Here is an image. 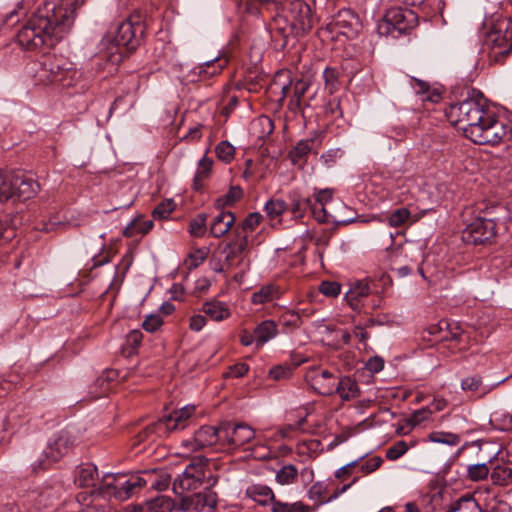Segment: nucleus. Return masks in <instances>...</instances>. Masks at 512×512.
<instances>
[{"instance_id":"obj_1","label":"nucleus","mask_w":512,"mask_h":512,"mask_svg":"<svg viewBox=\"0 0 512 512\" xmlns=\"http://www.w3.org/2000/svg\"><path fill=\"white\" fill-rule=\"evenodd\" d=\"M85 0H63L59 6L45 3L22 26L16 35L18 44L26 50L54 46L73 25L76 9Z\"/></svg>"},{"instance_id":"obj_2","label":"nucleus","mask_w":512,"mask_h":512,"mask_svg":"<svg viewBox=\"0 0 512 512\" xmlns=\"http://www.w3.org/2000/svg\"><path fill=\"white\" fill-rule=\"evenodd\" d=\"M316 22L314 12L304 0L285 2L281 13L274 18L272 36L283 40L282 47L288 44L289 38H297L309 33Z\"/></svg>"},{"instance_id":"obj_3","label":"nucleus","mask_w":512,"mask_h":512,"mask_svg":"<svg viewBox=\"0 0 512 512\" xmlns=\"http://www.w3.org/2000/svg\"><path fill=\"white\" fill-rule=\"evenodd\" d=\"M72 64L65 61L62 57L55 55H42L41 57L30 61L26 66V71L38 85H48L58 83L63 87L73 85L77 75Z\"/></svg>"},{"instance_id":"obj_4","label":"nucleus","mask_w":512,"mask_h":512,"mask_svg":"<svg viewBox=\"0 0 512 512\" xmlns=\"http://www.w3.org/2000/svg\"><path fill=\"white\" fill-rule=\"evenodd\" d=\"M489 112L483 95L473 90L467 99L450 105L446 115L451 123L459 125L464 135L470 138L474 127H478Z\"/></svg>"},{"instance_id":"obj_5","label":"nucleus","mask_w":512,"mask_h":512,"mask_svg":"<svg viewBox=\"0 0 512 512\" xmlns=\"http://www.w3.org/2000/svg\"><path fill=\"white\" fill-rule=\"evenodd\" d=\"M217 482L208 467V459L205 456H196L190 460L185 470L173 481V491L176 495L193 491L201 487L203 491L210 490Z\"/></svg>"},{"instance_id":"obj_6","label":"nucleus","mask_w":512,"mask_h":512,"mask_svg":"<svg viewBox=\"0 0 512 512\" xmlns=\"http://www.w3.org/2000/svg\"><path fill=\"white\" fill-rule=\"evenodd\" d=\"M144 32L145 24L142 13L139 11L131 13L117 26L113 37L114 45L111 47L112 61L115 63L121 61L122 52H118L121 47L128 52L135 51L142 42Z\"/></svg>"},{"instance_id":"obj_7","label":"nucleus","mask_w":512,"mask_h":512,"mask_svg":"<svg viewBox=\"0 0 512 512\" xmlns=\"http://www.w3.org/2000/svg\"><path fill=\"white\" fill-rule=\"evenodd\" d=\"M38 182L21 171H0V203L25 201L39 191Z\"/></svg>"},{"instance_id":"obj_8","label":"nucleus","mask_w":512,"mask_h":512,"mask_svg":"<svg viewBox=\"0 0 512 512\" xmlns=\"http://www.w3.org/2000/svg\"><path fill=\"white\" fill-rule=\"evenodd\" d=\"M470 140L479 145H497L508 140L512 133L511 126L505 120L489 112L478 127H474Z\"/></svg>"},{"instance_id":"obj_9","label":"nucleus","mask_w":512,"mask_h":512,"mask_svg":"<svg viewBox=\"0 0 512 512\" xmlns=\"http://www.w3.org/2000/svg\"><path fill=\"white\" fill-rule=\"evenodd\" d=\"M418 25L417 14L408 8L391 7L384 14L383 20L378 24L381 35L398 37L405 34Z\"/></svg>"},{"instance_id":"obj_10","label":"nucleus","mask_w":512,"mask_h":512,"mask_svg":"<svg viewBox=\"0 0 512 512\" xmlns=\"http://www.w3.org/2000/svg\"><path fill=\"white\" fill-rule=\"evenodd\" d=\"M485 45L491 49V55L498 60L512 50V18L499 17L493 21L486 33Z\"/></svg>"},{"instance_id":"obj_11","label":"nucleus","mask_w":512,"mask_h":512,"mask_svg":"<svg viewBox=\"0 0 512 512\" xmlns=\"http://www.w3.org/2000/svg\"><path fill=\"white\" fill-rule=\"evenodd\" d=\"M222 436L220 434V424L218 426L204 425L201 426L192 438L181 442L182 453L189 455L190 453L201 449L219 445L222 447Z\"/></svg>"},{"instance_id":"obj_12","label":"nucleus","mask_w":512,"mask_h":512,"mask_svg":"<svg viewBox=\"0 0 512 512\" xmlns=\"http://www.w3.org/2000/svg\"><path fill=\"white\" fill-rule=\"evenodd\" d=\"M496 236V223L492 219L478 217L462 231V239L471 245L491 243Z\"/></svg>"},{"instance_id":"obj_13","label":"nucleus","mask_w":512,"mask_h":512,"mask_svg":"<svg viewBox=\"0 0 512 512\" xmlns=\"http://www.w3.org/2000/svg\"><path fill=\"white\" fill-rule=\"evenodd\" d=\"M222 447L238 448L249 443L255 437L252 427L244 423L224 421L220 423Z\"/></svg>"},{"instance_id":"obj_14","label":"nucleus","mask_w":512,"mask_h":512,"mask_svg":"<svg viewBox=\"0 0 512 512\" xmlns=\"http://www.w3.org/2000/svg\"><path fill=\"white\" fill-rule=\"evenodd\" d=\"M216 502V494L211 490L197 492L182 496L180 501L176 502L177 512L212 511L216 506Z\"/></svg>"},{"instance_id":"obj_15","label":"nucleus","mask_w":512,"mask_h":512,"mask_svg":"<svg viewBox=\"0 0 512 512\" xmlns=\"http://www.w3.org/2000/svg\"><path fill=\"white\" fill-rule=\"evenodd\" d=\"M195 411V405H186L180 409L174 410L170 414L159 418L153 427L156 429H164L167 431V433L183 430L191 423Z\"/></svg>"},{"instance_id":"obj_16","label":"nucleus","mask_w":512,"mask_h":512,"mask_svg":"<svg viewBox=\"0 0 512 512\" xmlns=\"http://www.w3.org/2000/svg\"><path fill=\"white\" fill-rule=\"evenodd\" d=\"M332 31L354 39L361 30V23L358 15L349 8H343L334 16L329 24Z\"/></svg>"},{"instance_id":"obj_17","label":"nucleus","mask_w":512,"mask_h":512,"mask_svg":"<svg viewBox=\"0 0 512 512\" xmlns=\"http://www.w3.org/2000/svg\"><path fill=\"white\" fill-rule=\"evenodd\" d=\"M234 238L230 240L224 247L223 253L225 254V260L220 269L217 271H223L229 269L235 265H240L242 260L241 256L246 252L248 247V237L239 228L234 230Z\"/></svg>"},{"instance_id":"obj_18","label":"nucleus","mask_w":512,"mask_h":512,"mask_svg":"<svg viewBox=\"0 0 512 512\" xmlns=\"http://www.w3.org/2000/svg\"><path fill=\"white\" fill-rule=\"evenodd\" d=\"M75 438L68 430H62L49 441L44 454L49 463L59 461L73 447Z\"/></svg>"},{"instance_id":"obj_19","label":"nucleus","mask_w":512,"mask_h":512,"mask_svg":"<svg viewBox=\"0 0 512 512\" xmlns=\"http://www.w3.org/2000/svg\"><path fill=\"white\" fill-rule=\"evenodd\" d=\"M337 380L334 374L320 368H314L306 374L307 383L321 395L334 394Z\"/></svg>"},{"instance_id":"obj_20","label":"nucleus","mask_w":512,"mask_h":512,"mask_svg":"<svg viewBox=\"0 0 512 512\" xmlns=\"http://www.w3.org/2000/svg\"><path fill=\"white\" fill-rule=\"evenodd\" d=\"M371 293L369 281L358 280L350 284L348 291L345 293V301L355 312H362L364 307V299Z\"/></svg>"},{"instance_id":"obj_21","label":"nucleus","mask_w":512,"mask_h":512,"mask_svg":"<svg viewBox=\"0 0 512 512\" xmlns=\"http://www.w3.org/2000/svg\"><path fill=\"white\" fill-rule=\"evenodd\" d=\"M118 491L116 492V500L125 501L135 494L139 493L145 487V480L142 479L141 473L125 475L122 474L118 480Z\"/></svg>"},{"instance_id":"obj_22","label":"nucleus","mask_w":512,"mask_h":512,"mask_svg":"<svg viewBox=\"0 0 512 512\" xmlns=\"http://www.w3.org/2000/svg\"><path fill=\"white\" fill-rule=\"evenodd\" d=\"M119 373L114 369L104 370L100 376L97 377L93 385L91 386L90 393L93 398H99L105 396L112 388V383L117 380Z\"/></svg>"},{"instance_id":"obj_23","label":"nucleus","mask_w":512,"mask_h":512,"mask_svg":"<svg viewBox=\"0 0 512 512\" xmlns=\"http://www.w3.org/2000/svg\"><path fill=\"white\" fill-rule=\"evenodd\" d=\"M235 223V216L230 211H220L210 224V235L221 238L226 235Z\"/></svg>"},{"instance_id":"obj_24","label":"nucleus","mask_w":512,"mask_h":512,"mask_svg":"<svg viewBox=\"0 0 512 512\" xmlns=\"http://www.w3.org/2000/svg\"><path fill=\"white\" fill-rule=\"evenodd\" d=\"M98 478L97 467L93 464H82L76 469L75 483L80 487L96 489L99 483Z\"/></svg>"},{"instance_id":"obj_25","label":"nucleus","mask_w":512,"mask_h":512,"mask_svg":"<svg viewBox=\"0 0 512 512\" xmlns=\"http://www.w3.org/2000/svg\"><path fill=\"white\" fill-rule=\"evenodd\" d=\"M141 477L145 480V486L149 485L156 491L166 490L171 482V475L165 470H147L141 472Z\"/></svg>"},{"instance_id":"obj_26","label":"nucleus","mask_w":512,"mask_h":512,"mask_svg":"<svg viewBox=\"0 0 512 512\" xmlns=\"http://www.w3.org/2000/svg\"><path fill=\"white\" fill-rule=\"evenodd\" d=\"M245 494L249 499L261 506H266L270 503L273 506L274 502H278L275 499L272 489L264 484H252L248 486Z\"/></svg>"},{"instance_id":"obj_27","label":"nucleus","mask_w":512,"mask_h":512,"mask_svg":"<svg viewBox=\"0 0 512 512\" xmlns=\"http://www.w3.org/2000/svg\"><path fill=\"white\" fill-rule=\"evenodd\" d=\"M228 60L226 58H214L208 60L193 69V73L201 78H210L219 73L227 66Z\"/></svg>"},{"instance_id":"obj_28","label":"nucleus","mask_w":512,"mask_h":512,"mask_svg":"<svg viewBox=\"0 0 512 512\" xmlns=\"http://www.w3.org/2000/svg\"><path fill=\"white\" fill-rule=\"evenodd\" d=\"M310 87V82L306 79H297L296 81H290L288 84H283L281 87L283 97H287L290 89H293V98L291 100V105H295L297 108L301 106L302 97L308 91Z\"/></svg>"},{"instance_id":"obj_29","label":"nucleus","mask_w":512,"mask_h":512,"mask_svg":"<svg viewBox=\"0 0 512 512\" xmlns=\"http://www.w3.org/2000/svg\"><path fill=\"white\" fill-rule=\"evenodd\" d=\"M202 312L213 321H223L231 316L228 306L221 301L212 300L203 304Z\"/></svg>"},{"instance_id":"obj_30","label":"nucleus","mask_w":512,"mask_h":512,"mask_svg":"<svg viewBox=\"0 0 512 512\" xmlns=\"http://www.w3.org/2000/svg\"><path fill=\"white\" fill-rule=\"evenodd\" d=\"M255 341L258 347L263 346L277 335V325L272 320L262 321L254 329Z\"/></svg>"},{"instance_id":"obj_31","label":"nucleus","mask_w":512,"mask_h":512,"mask_svg":"<svg viewBox=\"0 0 512 512\" xmlns=\"http://www.w3.org/2000/svg\"><path fill=\"white\" fill-rule=\"evenodd\" d=\"M335 393L343 400L355 399L359 396L360 390L355 380L350 377H342L337 380Z\"/></svg>"},{"instance_id":"obj_32","label":"nucleus","mask_w":512,"mask_h":512,"mask_svg":"<svg viewBox=\"0 0 512 512\" xmlns=\"http://www.w3.org/2000/svg\"><path fill=\"white\" fill-rule=\"evenodd\" d=\"M146 512H177L176 501L169 496H157L146 502Z\"/></svg>"},{"instance_id":"obj_33","label":"nucleus","mask_w":512,"mask_h":512,"mask_svg":"<svg viewBox=\"0 0 512 512\" xmlns=\"http://www.w3.org/2000/svg\"><path fill=\"white\" fill-rule=\"evenodd\" d=\"M122 474H107L102 480L98 483L96 488L97 495L102 496L103 498H116V492L118 491V480Z\"/></svg>"},{"instance_id":"obj_34","label":"nucleus","mask_w":512,"mask_h":512,"mask_svg":"<svg viewBox=\"0 0 512 512\" xmlns=\"http://www.w3.org/2000/svg\"><path fill=\"white\" fill-rule=\"evenodd\" d=\"M446 512H482L473 496L465 495L452 502Z\"/></svg>"},{"instance_id":"obj_35","label":"nucleus","mask_w":512,"mask_h":512,"mask_svg":"<svg viewBox=\"0 0 512 512\" xmlns=\"http://www.w3.org/2000/svg\"><path fill=\"white\" fill-rule=\"evenodd\" d=\"M251 130L257 138L262 139L272 134L274 123L270 117L262 115L252 121Z\"/></svg>"},{"instance_id":"obj_36","label":"nucleus","mask_w":512,"mask_h":512,"mask_svg":"<svg viewBox=\"0 0 512 512\" xmlns=\"http://www.w3.org/2000/svg\"><path fill=\"white\" fill-rule=\"evenodd\" d=\"M153 227V221L145 220L142 217H138L132 220L124 229L123 235L126 237H134L137 234L144 235L148 233Z\"/></svg>"},{"instance_id":"obj_37","label":"nucleus","mask_w":512,"mask_h":512,"mask_svg":"<svg viewBox=\"0 0 512 512\" xmlns=\"http://www.w3.org/2000/svg\"><path fill=\"white\" fill-rule=\"evenodd\" d=\"M279 290L278 287L274 284H268L262 286L258 291L254 292L251 296V301L253 304L261 305L265 304L269 301H272L275 298H278Z\"/></svg>"},{"instance_id":"obj_38","label":"nucleus","mask_w":512,"mask_h":512,"mask_svg":"<svg viewBox=\"0 0 512 512\" xmlns=\"http://www.w3.org/2000/svg\"><path fill=\"white\" fill-rule=\"evenodd\" d=\"M288 209L287 203L280 198H271L264 206V211L270 220L281 221V216Z\"/></svg>"},{"instance_id":"obj_39","label":"nucleus","mask_w":512,"mask_h":512,"mask_svg":"<svg viewBox=\"0 0 512 512\" xmlns=\"http://www.w3.org/2000/svg\"><path fill=\"white\" fill-rule=\"evenodd\" d=\"M314 139L300 140L290 152L291 161L296 164L312 151Z\"/></svg>"},{"instance_id":"obj_40","label":"nucleus","mask_w":512,"mask_h":512,"mask_svg":"<svg viewBox=\"0 0 512 512\" xmlns=\"http://www.w3.org/2000/svg\"><path fill=\"white\" fill-rule=\"evenodd\" d=\"M314 508L301 501L294 503L274 502L272 512H313Z\"/></svg>"},{"instance_id":"obj_41","label":"nucleus","mask_w":512,"mask_h":512,"mask_svg":"<svg viewBox=\"0 0 512 512\" xmlns=\"http://www.w3.org/2000/svg\"><path fill=\"white\" fill-rule=\"evenodd\" d=\"M428 439L431 442L445 444L448 446H457L461 438L458 434L443 431H434L428 435Z\"/></svg>"},{"instance_id":"obj_42","label":"nucleus","mask_w":512,"mask_h":512,"mask_svg":"<svg viewBox=\"0 0 512 512\" xmlns=\"http://www.w3.org/2000/svg\"><path fill=\"white\" fill-rule=\"evenodd\" d=\"M328 487L327 484L321 481L315 482L308 491V497L310 500L314 501L317 505H322L332 500L325 498V494L327 493Z\"/></svg>"},{"instance_id":"obj_43","label":"nucleus","mask_w":512,"mask_h":512,"mask_svg":"<svg viewBox=\"0 0 512 512\" xmlns=\"http://www.w3.org/2000/svg\"><path fill=\"white\" fill-rule=\"evenodd\" d=\"M243 196V190L240 186H231L228 193L216 200L218 208L231 206Z\"/></svg>"},{"instance_id":"obj_44","label":"nucleus","mask_w":512,"mask_h":512,"mask_svg":"<svg viewBox=\"0 0 512 512\" xmlns=\"http://www.w3.org/2000/svg\"><path fill=\"white\" fill-rule=\"evenodd\" d=\"M491 480L496 485H507L512 479V470L506 466H496L490 473Z\"/></svg>"},{"instance_id":"obj_45","label":"nucleus","mask_w":512,"mask_h":512,"mask_svg":"<svg viewBox=\"0 0 512 512\" xmlns=\"http://www.w3.org/2000/svg\"><path fill=\"white\" fill-rule=\"evenodd\" d=\"M297 475L298 471L294 465H285L276 473V481L281 485L292 484L295 482Z\"/></svg>"},{"instance_id":"obj_46","label":"nucleus","mask_w":512,"mask_h":512,"mask_svg":"<svg viewBox=\"0 0 512 512\" xmlns=\"http://www.w3.org/2000/svg\"><path fill=\"white\" fill-rule=\"evenodd\" d=\"M206 220L207 215L205 213L198 214L189 223V232L193 237H203L206 234Z\"/></svg>"},{"instance_id":"obj_47","label":"nucleus","mask_w":512,"mask_h":512,"mask_svg":"<svg viewBox=\"0 0 512 512\" xmlns=\"http://www.w3.org/2000/svg\"><path fill=\"white\" fill-rule=\"evenodd\" d=\"M217 158L224 163H230L235 156V148L228 141H221L215 147Z\"/></svg>"},{"instance_id":"obj_48","label":"nucleus","mask_w":512,"mask_h":512,"mask_svg":"<svg viewBox=\"0 0 512 512\" xmlns=\"http://www.w3.org/2000/svg\"><path fill=\"white\" fill-rule=\"evenodd\" d=\"M490 473L486 463H478L467 467V477L472 481H480L485 479Z\"/></svg>"},{"instance_id":"obj_49","label":"nucleus","mask_w":512,"mask_h":512,"mask_svg":"<svg viewBox=\"0 0 512 512\" xmlns=\"http://www.w3.org/2000/svg\"><path fill=\"white\" fill-rule=\"evenodd\" d=\"M410 216L411 212L409 209L406 207H401L390 214L388 222L390 226L397 228L405 224L409 220Z\"/></svg>"},{"instance_id":"obj_50","label":"nucleus","mask_w":512,"mask_h":512,"mask_svg":"<svg viewBox=\"0 0 512 512\" xmlns=\"http://www.w3.org/2000/svg\"><path fill=\"white\" fill-rule=\"evenodd\" d=\"M333 198V190L332 189H322L316 192L315 194V203L317 205L318 211L320 214L325 215V221H327V214L325 205L330 202Z\"/></svg>"},{"instance_id":"obj_51","label":"nucleus","mask_w":512,"mask_h":512,"mask_svg":"<svg viewBox=\"0 0 512 512\" xmlns=\"http://www.w3.org/2000/svg\"><path fill=\"white\" fill-rule=\"evenodd\" d=\"M15 227L8 215L0 218V240L9 241L15 237Z\"/></svg>"},{"instance_id":"obj_52","label":"nucleus","mask_w":512,"mask_h":512,"mask_svg":"<svg viewBox=\"0 0 512 512\" xmlns=\"http://www.w3.org/2000/svg\"><path fill=\"white\" fill-rule=\"evenodd\" d=\"M283 326L290 329H297L302 325L300 316L294 310H286L280 316Z\"/></svg>"},{"instance_id":"obj_53","label":"nucleus","mask_w":512,"mask_h":512,"mask_svg":"<svg viewBox=\"0 0 512 512\" xmlns=\"http://www.w3.org/2000/svg\"><path fill=\"white\" fill-rule=\"evenodd\" d=\"M175 204L173 200H164L159 203L153 210V217L158 219H166L173 212Z\"/></svg>"},{"instance_id":"obj_54","label":"nucleus","mask_w":512,"mask_h":512,"mask_svg":"<svg viewBox=\"0 0 512 512\" xmlns=\"http://www.w3.org/2000/svg\"><path fill=\"white\" fill-rule=\"evenodd\" d=\"M213 160L204 156L198 163L195 174V182L201 181L209 176L212 170Z\"/></svg>"},{"instance_id":"obj_55","label":"nucleus","mask_w":512,"mask_h":512,"mask_svg":"<svg viewBox=\"0 0 512 512\" xmlns=\"http://www.w3.org/2000/svg\"><path fill=\"white\" fill-rule=\"evenodd\" d=\"M293 373V367L289 364H280L270 369L269 375L274 380L288 379Z\"/></svg>"},{"instance_id":"obj_56","label":"nucleus","mask_w":512,"mask_h":512,"mask_svg":"<svg viewBox=\"0 0 512 512\" xmlns=\"http://www.w3.org/2000/svg\"><path fill=\"white\" fill-rule=\"evenodd\" d=\"M408 450V445L405 441H398L391 447H389L386 451V457L389 460H397L402 455H404Z\"/></svg>"},{"instance_id":"obj_57","label":"nucleus","mask_w":512,"mask_h":512,"mask_svg":"<svg viewBox=\"0 0 512 512\" xmlns=\"http://www.w3.org/2000/svg\"><path fill=\"white\" fill-rule=\"evenodd\" d=\"M319 291L328 297H336L341 292V285L335 281H323L319 285Z\"/></svg>"},{"instance_id":"obj_58","label":"nucleus","mask_w":512,"mask_h":512,"mask_svg":"<svg viewBox=\"0 0 512 512\" xmlns=\"http://www.w3.org/2000/svg\"><path fill=\"white\" fill-rule=\"evenodd\" d=\"M482 385V378L479 375H472L461 381V388L464 391L476 392Z\"/></svg>"},{"instance_id":"obj_59","label":"nucleus","mask_w":512,"mask_h":512,"mask_svg":"<svg viewBox=\"0 0 512 512\" xmlns=\"http://www.w3.org/2000/svg\"><path fill=\"white\" fill-rule=\"evenodd\" d=\"M262 219V215L258 212L250 213L242 222L241 226L237 228L240 229L244 234L246 230H254L260 223Z\"/></svg>"},{"instance_id":"obj_60","label":"nucleus","mask_w":512,"mask_h":512,"mask_svg":"<svg viewBox=\"0 0 512 512\" xmlns=\"http://www.w3.org/2000/svg\"><path fill=\"white\" fill-rule=\"evenodd\" d=\"M163 324V320L160 315L157 314H151L146 317V319L143 321L142 327L147 332H155L157 331Z\"/></svg>"},{"instance_id":"obj_61","label":"nucleus","mask_w":512,"mask_h":512,"mask_svg":"<svg viewBox=\"0 0 512 512\" xmlns=\"http://www.w3.org/2000/svg\"><path fill=\"white\" fill-rule=\"evenodd\" d=\"M323 78L326 87L329 89L330 93H333L337 89L338 84V74L336 70L333 68H326L323 72Z\"/></svg>"},{"instance_id":"obj_62","label":"nucleus","mask_w":512,"mask_h":512,"mask_svg":"<svg viewBox=\"0 0 512 512\" xmlns=\"http://www.w3.org/2000/svg\"><path fill=\"white\" fill-rule=\"evenodd\" d=\"M299 201L301 202L302 204V207L304 209V211L306 212L307 210H311L315 219L319 222H325V215L324 214H320V212L318 211V208H317V205L315 203V201L313 202L310 198L306 197V198H300L299 197Z\"/></svg>"},{"instance_id":"obj_63","label":"nucleus","mask_w":512,"mask_h":512,"mask_svg":"<svg viewBox=\"0 0 512 512\" xmlns=\"http://www.w3.org/2000/svg\"><path fill=\"white\" fill-rule=\"evenodd\" d=\"M383 460L380 456H374L361 465L360 470L365 474H370L380 468Z\"/></svg>"},{"instance_id":"obj_64","label":"nucleus","mask_w":512,"mask_h":512,"mask_svg":"<svg viewBox=\"0 0 512 512\" xmlns=\"http://www.w3.org/2000/svg\"><path fill=\"white\" fill-rule=\"evenodd\" d=\"M64 225L65 223L62 222L58 216H53L49 218V220L43 221L41 226L38 227V229L44 232H51L57 230L59 227H62Z\"/></svg>"}]
</instances>
